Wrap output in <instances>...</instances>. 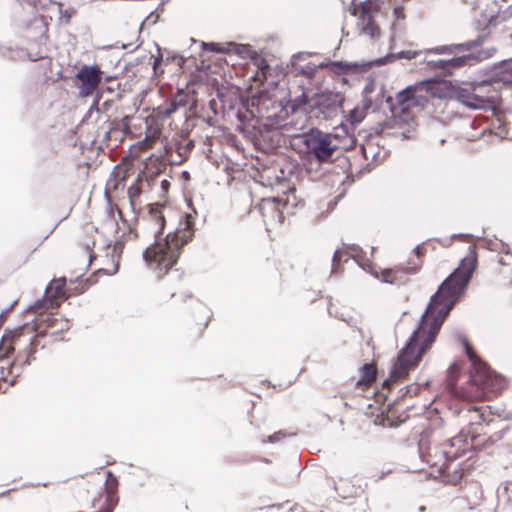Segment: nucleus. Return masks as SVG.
Wrapping results in <instances>:
<instances>
[{
  "instance_id": "obj_1",
  "label": "nucleus",
  "mask_w": 512,
  "mask_h": 512,
  "mask_svg": "<svg viewBox=\"0 0 512 512\" xmlns=\"http://www.w3.org/2000/svg\"><path fill=\"white\" fill-rule=\"evenodd\" d=\"M469 250V254L462 259L458 268L444 280L431 297L418 328L393 362L390 376L384 381L385 386L389 387L392 382L404 379L410 371L418 366L423 355L435 342L446 317L465 293L476 268V253L473 247H470Z\"/></svg>"
},
{
  "instance_id": "obj_2",
  "label": "nucleus",
  "mask_w": 512,
  "mask_h": 512,
  "mask_svg": "<svg viewBox=\"0 0 512 512\" xmlns=\"http://www.w3.org/2000/svg\"><path fill=\"white\" fill-rule=\"evenodd\" d=\"M194 220L191 214L179 217L177 227L169 232L164 239H157L143 252L147 265L159 276L166 274L177 262L181 248L194 235Z\"/></svg>"
},
{
  "instance_id": "obj_3",
  "label": "nucleus",
  "mask_w": 512,
  "mask_h": 512,
  "mask_svg": "<svg viewBox=\"0 0 512 512\" xmlns=\"http://www.w3.org/2000/svg\"><path fill=\"white\" fill-rule=\"evenodd\" d=\"M56 328V331L68 329V321L58 319L52 314L40 313L31 323H25L4 337V345L17 353V359L23 360L24 364L29 363V358L37 346V338L43 335V328Z\"/></svg>"
},
{
  "instance_id": "obj_4",
  "label": "nucleus",
  "mask_w": 512,
  "mask_h": 512,
  "mask_svg": "<svg viewBox=\"0 0 512 512\" xmlns=\"http://www.w3.org/2000/svg\"><path fill=\"white\" fill-rule=\"evenodd\" d=\"M357 17L356 28L359 35L374 39L380 35V19H392V29L395 30L397 22L405 18L403 8L394 5L392 0H366L353 9Z\"/></svg>"
},
{
  "instance_id": "obj_5",
  "label": "nucleus",
  "mask_w": 512,
  "mask_h": 512,
  "mask_svg": "<svg viewBox=\"0 0 512 512\" xmlns=\"http://www.w3.org/2000/svg\"><path fill=\"white\" fill-rule=\"evenodd\" d=\"M465 352L472 364L470 372L471 384L469 389L461 392L460 396L467 400L486 399L499 394L506 386L505 379L496 374L473 351L466 340H463Z\"/></svg>"
},
{
  "instance_id": "obj_6",
  "label": "nucleus",
  "mask_w": 512,
  "mask_h": 512,
  "mask_svg": "<svg viewBox=\"0 0 512 512\" xmlns=\"http://www.w3.org/2000/svg\"><path fill=\"white\" fill-rule=\"evenodd\" d=\"M434 86V82L425 80L408 86L396 94L395 102L392 104L391 109L396 123L405 122L408 127L406 132L403 133L404 136L407 137L406 133L414 129L415 125L410 109L423 107L428 102L429 95L434 94Z\"/></svg>"
},
{
  "instance_id": "obj_7",
  "label": "nucleus",
  "mask_w": 512,
  "mask_h": 512,
  "mask_svg": "<svg viewBox=\"0 0 512 512\" xmlns=\"http://www.w3.org/2000/svg\"><path fill=\"white\" fill-rule=\"evenodd\" d=\"M457 100L470 109H487L498 98V91L490 82L473 83L456 91Z\"/></svg>"
},
{
  "instance_id": "obj_8",
  "label": "nucleus",
  "mask_w": 512,
  "mask_h": 512,
  "mask_svg": "<svg viewBox=\"0 0 512 512\" xmlns=\"http://www.w3.org/2000/svg\"><path fill=\"white\" fill-rule=\"evenodd\" d=\"M304 144L319 161L329 159L337 148L336 138L318 129H312L305 134Z\"/></svg>"
},
{
  "instance_id": "obj_9",
  "label": "nucleus",
  "mask_w": 512,
  "mask_h": 512,
  "mask_svg": "<svg viewBox=\"0 0 512 512\" xmlns=\"http://www.w3.org/2000/svg\"><path fill=\"white\" fill-rule=\"evenodd\" d=\"M374 248H371L370 256L367 255L366 252L362 250L357 245H352L348 247L345 251L336 250L333 256V268L332 271H335V266L340 261H347L348 258L354 259V261L365 271L369 272L376 278H379V274L375 265L371 262V257L373 256Z\"/></svg>"
},
{
  "instance_id": "obj_10",
  "label": "nucleus",
  "mask_w": 512,
  "mask_h": 512,
  "mask_svg": "<svg viewBox=\"0 0 512 512\" xmlns=\"http://www.w3.org/2000/svg\"><path fill=\"white\" fill-rule=\"evenodd\" d=\"M65 278L54 279L45 290V296L42 300H38L29 311L33 313H44L50 309H55L59 305V300L64 297L63 288L65 286Z\"/></svg>"
},
{
  "instance_id": "obj_11",
  "label": "nucleus",
  "mask_w": 512,
  "mask_h": 512,
  "mask_svg": "<svg viewBox=\"0 0 512 512\" xmlns=\"http://www.w3.org/2000/svg\"><path fill=\"white\" fill-rule=\"evenodd\" d=\"M102 74L103 72L97 65H83L75 76L79 81L77 86L79 95L81 97L92 95L102 80Z\"/></svg>"
},
{
  "instance_id": "obj_12",
  "label": "nucleus",
  "mask_w": 512,
  "mask_h": 512,
  "mask_svg": "<svg viewBox=\"0 0 512 512\" xmlns=\"http://www.w3.org/2000/svg\"><path fill=\"white\" fill-rule=\"evenodd\" d=\"M472 447V439L461 431L457 436L446 441L440 448V453L443 456L444 462L442 466L448 461L460 457L466 450Z\"/></svg>"
},
{
  "instance_id": "obj_13",
  "label": "nucleus",
  "mask_w": 512,
  "mask_h": 512,
  "mask_svg": "<svg viewBox=\"0 0 512 512\" xmlns=\"http://www.w3.org/2000/svg\"><path fill=\"white\" fill-rule=\"evenodd\" d=\"M176 218V213L170 207L153 204L149 208L147 221L153 225L152 233L158 237L162 232L167 222Z\"/></svg>"
},
{
  "instance_id": "obj_14",
  "label": "nucleus",
  "mask_w": 512,
  "mask_h": 512,
  "mask_svg": "<svg viewBox=\"0 0 512 512\" xmlns=\"http://www.w3.org/2000/svg\"><path fill=\"white\" fill-rule=\"evenodd\" d=\"M492 54L489 52H478L475 54H466L458 57L451 58L449 60H439L437 66L440 69L445 70L447 73L452 74L456 68L463 67L465 65H471L475 61H481L490 57Z\"/></svg>"
},
{
  "instance_id": "obj_15",
  "label": "nucleus",
  "mask_w": 512,
  "mask_h": 512,
  "mask_svg": "<svg viewBox=\"0 0 512 512\" xmlns=\"http://www.w3.org/2000/svg\"><path fill=\"white\" fill-rule=\"evenodd\" d=\"M161 130L158 126H148L145 138L130 147V154L133 157H139L142 151L153 147L156 140L160 137Z\"/></svg>"
},
{
  "instance_id": "obj_16",
  "label": "nucleus",
  "mask_w": 512,
  "mask_h": 512,
  "mask_svg": "<svg viewBox=\"0 0 512 512\" xmlns=\"http://www.w3.org/2000/svg\"><path fill=\"white\" fill-rule=\"evenodd\" d=\"M480 44H481V41L478 39L475 41H468V42L460 43V44L437 46L435 48L427 50V52L434 53V54H455V53H459V52H463V51L473 50Z\"/></svg>"
},
{
  "instance_id": "obj_17",
  "label": "nucleus",
  "mask_w": 512,
  "mask_h": 512,
  "mask_svg": "<svg viewBox=\"0 0 512 512\" xmlns=\"http://www.w3.org/2000/svg\"><path fill=\"white\" fill-rule=\"evenodd\" d=\"M417 269L415 267L409 268H396L384 269L381 271L382 281L390 284H401L405 281L404 276L415 274Z\"/></svg>"
},
{
  "instance_id": "obj_18",
  "label": "nucleus",
  "mask_w": 512,
  "mask_h": 512,
  "mask_svg": "<svg viewBox=\"0 0 512 512\" xmlns=\"http://www.w3.org/2000/svg\"><path fill=\"white\" fill-rule=\"evenodd\" d=\"M279 200L277 198H266L263 199L260 204V210L262 212L263 217L270 218L272 221H275V218H277V221L281 223L283 221V213L278 208Z\"/></svg>"
},
{
  "instance_id": "obj_19",
  "label": "nucleus",
  "mask_w": 512,
  "mask_h": 512,
  "mask_svg": "<svg viewBox=\"0 0 512 512\" xmlns=\"http://www.w3.org/2000/svg\"><path fill=\"white\" fill-rule=\"evenodd\" d=\"M334 489L342 499L355 498L363 491L361 486L356 485L354 482H334Z\"/></svg>"
},
{
  "instance_id": "obj_20",
  "label": "nucleus",
  "mask_w": 512,
  "mask_h": 512,
  "mask_svg": "<svg viewBox=\"0 0 512 512\" xmlns=\"http://www.w3.org/2000/svg\"><path fill=\"white\" fill-rule=\"evenodd\" d=\"M371 107V101L368 99H364L356 105L352 110L349 111L347 116V121L352 125L356 126L360 124L367 115V111Z\"/></svg>"
},
{
  "instance_id": "obj_21",
  "label": "nucleus",
  "mask_w": 512,
  "mask_h": 512,
  "mask_svg": "<svg viewBox=\"0 0 512 512\" xmlns=\"http://www.w3.org/2000/svg\"><path fill=\"white\" fill-rule=\"evenodd\" d=\"M497 80L512 85V59L500 62L494 69Z\"/></svg>"
},
{
  "instance_id": "obj_22",
  "label": "nucleus",
  "mask_w": 512,
  "mask_h": 512,
  "mask_svg": "<svg viewBox=\"0 0 512 512\" xmlns=\"http://www.w3.org/2000/svg\"><path fill=\"white\" fill-rule=\"evenodd\" d=\"M107 248L111 251V268L105 267L101 270H103L108 275H113L118 271L119 259L122 253L123 244L117 242L113 246L108 245Z\"/></svg>"
},
{
  "instance_id": "obj_23",
  "label": "nucleus",
  "mask_w": 512,
  "mask_h": 512,
  "mask_svg": "<svg viewBox=\"0 0 512 512\" xmlns=\"http://www.w3.org/2000/svg\"><path fill=\"white\" fill-rule=\"evenodd\" d=\"M227 53H234L243 59H254L257 56L249 45L237 43H227Z\"/></svg>"
},
{
  "instance_id": "obj_24",
  "label": "nucleus",
  "mask_w": 512,
  "mask_h": 512,
  "mask_svg": "<svg viewBox=\"0 0 512 512\" xmlns=\"http://www.w3.org/2000/svg\"><path fill=\"white\" fill-rule=\"evenodd\" d=\"M363 156L366 160H370L374 163H380L384 159L382 151L372 142H368L361 147Z\"/></svg>"
},
{
  "instance_id": "obj_25",
  "label": "nucleus",
  "mask_w": 512,
  "mask_h": 512,
  "mask_svg": "<svg viewBox=\"0 0 512 512\" xmlns=\"http://www.w3.org/2000/svg\"><path fill=\"white\" fill-rule=\"evenodd\" d=\"M420 51H415V50H403V51H400L398 53H391L383 58H380L376 61V63L378 65H385L389 62H392L394 60H397V59H413L415 57H417L418 55H420Z\"/></svg>"
},
{
  "instance_id": "obj_26",
  "label": "nucleus",
  "mask_w": 512,
  "mask_h": 512,
  "mask_svg": "<svg viewBox=\"0 0 512 512\" xmlns=\"http://www.w3.org/2000/svg\"><path fill=\"white\" fill-rule=\"evenodd\" d=\"M320 67H329L336 74H347L358 70V65L348 62H328L320 64Z\"/></svg>"
},
{
  "instance_id": "obj_27",
  "label": "nucleus",
  "mask_w": 512,
  "mask_h": 512,
  "mask_svg": "<svg viewBox=\"0 0 512 512\" xmlns=\"http://www.w3.org/2000/svg\"><path fill=\"white\" fill-rule=\"evenodd\" d=\"M376 370L371 364H365L361 369V378L358 380V385H367L375 379Z\"/></svg>"
},
{
  "instance_id": "obj_28",
  "label": "nucleus",
  "mask_w": 512,
  "mask_h": 512,
  "mask_svg": "<svg viewBox=\"0 0 512 512\" xmlns=\"http://www.w3.org/2000/svg\"><path fill=\"white\" fill-rule=\"evenodd\" d=\"M186 104V95L179 93L166 108L165 115H171L172 113L176 112L179 107L185 106Z\"/></svg>"
},
{
  "instance_id": "obj_29",
  "label": "nucleus",
  "mask_w": 512,
  "mask_h": 512,
  "mask_svg": "<svg viewBox=\"0 0 512 512\" xmlns=\"http://www.w3.org/2000/svg\"><path fill=\"white\" fill-rule=\"evenodd\" d=\"M202 47H203V49L209 50L212 52L227 53V43L226 44H218V43H213V42H211V43L203 42Z\"/></svg>"
},
{
  "instance_id": "obj_30",
  "label": "nucleus",
  "mask_w": 512,
  "mask_h": 512,
  "mask_svg": "<svg viewBox=\"0 0 512 512\" xmlns=\"http://www.w3.org/2000/svg\"><path fill=\"white\" fill-rule=\"evenodd\" d=\"M486 248L490 251H496L499 252L501 249H507V244L504 243L502 240L494 239V240H488L485 242Z\"/></svg>"
},
{
  "instance_id": "obj_31",
  "label": "nucleus",
  "mask_w": 512,
  "mask_h": 512,
  "mask_svg": "<svg viewBox=\"0 0 512 512\" xmlns=\"http://www.w3.org/2000/svg\"><path fill=\"white\" fill-rule=\"evenodd\" d=\"M58 11L60 14V20L64 21V23L68 24L70 22V19L75 14V10L73 8L70 9H63V5L61 3H58Z\"/></svg>"
},
{
  "instance_id": "obj_32",
  "label": "nucleus",
  "mask_w": 512,
  "mask_h": 512,
  "mask_svg": "<svg viewBox=\"0 0 512 512\" xmlns=\"http://www.w3.org/2000/svg\"><path fill=\"white\" fill-rule=\"evenodd\" d=\"M316 65L308 64L305 67H298L295 65V71L311 78L316 72Z\"/></svg>"
},
{
  "instance_id": "obj_33",
  "label": "nucleus",
  "mask_w": 512,
  "mask_h": 512,
  "mask_svg": "<svg viewBox=\"0 0 512 512\" xmlns=\"http://www.w3.org/2000/svg\"><path fill=\"white\" fill-rule=\"evenodd\" d=\"M458 371L457 364H452L448 369V377H449V383L450 385L453 384L454 381V374Z\"/></svg>"
},
{
  "instance_id": "obj_34",
  "label": "nucleus",
  "mask_w": 512,
  "mask_h": 512,
  "mask_svg": "<svg viewBox=\"0 0 512 512\" xmlns=\"http://www.w3.org/2000/svg\"><path fill=\"white\" fill-rule=\"evenodd\" d=\"M460 236H461L460 234H453L450 238L444 239V240L439 241V242H440V244H441L442 246L448 247V246H450V245H451L452 240H453L454 238H458V237H460Z\"/></svg>"
},
{
  "instance_id": "obj_35",
  "label": "nucleus",
  "mask_w": 512,
  "mask_h": 512,
  "mask_svg": "<svg viewBox=\"0 0 512 512\" xmlns=\"http://www.w3.org/2000/svg\"><path fill=\"white\" fill-rule=\"evenodd\" d=\"M333 101H334V105H335V111H337L338 109H340L342 107L343 98L341 96L336 94L333 97Z\"/></svg>"
},
{
  "instance_id": "obj_36",
  "label": "nucleus",
  "mask_w": 512,
  "mask_h": 512,
  "mask_svg": "<svg viewBox=\"0 0 512 512\" xmlns=\"http://www.w3.org/2000/svg\"><path fill=\"white\" fill-rule=\"evenodd\" d=\"M85 249H86L87 257L89 259V263H91L92 260L95 258V255L92 252V247H91L90 243H87L85 245Z\"/></svg>"
},
{
  "instance_id": "obj_37",
  "label": "nucleus",
  "mask_w": 512,
  "mask_h": 512,
  "mask_svg": "<svg viewBox=\"0 0 512 512\" xmlns=\"http://www.w3.org/2000/svg\"><path fill=\"white\" fill-rule=\"evenodd\" d=\"M281 436H282V433H281V432L274 433L273 435H270V436L268 437V441H269V442H275V441H278V440H280Z\"/></svg>"
},
{
  "instance_id": "obj_38",
  "label": "nucleus",
  "mask_w": 512,
  "mask_h": 512,
  "mask_svg": "<svg viewBox=\"0 0 512 512\" xmlns=\"http://www.w3.org/2000/svg\"><path fill=\"white\" fill-rule=\"evenodd\" d=\"M161 61H162V58H161V57H157V58H155V60H154L153 69H154V71H155V73H156V74H157V68H158V66L160 65Z\"/></svg>"
},
{
  "instance_id": "obj_39",
  "label": "nucleus",
  "mask_w": 512,
  "mask_h": 512,
  "mask_svg": "<svg viewBox=\"0 0 512 512\" xmlns=\"http://www.w3.org/2000/svg\"><path fill=\"white\" fill-rule=\"evenodd\" d=\"M424 247L422 245H418L415 247L414 252L417 256H421L423 254Z\"/></svg>"
},
{
  "instance_id": "obj_40",
  "label": "nucleus",
  "mask_w": 512,
  "mask_h": 512,
  "mask_svg": "<svg viewBox=\"0 0 512 512\" xmlns=\"http://www.w3.org/2000/svg\"><path fill=\"white\" fill-rule=\"evenodd\" d=\"M103 475L106 476V480H116V478L113 477L110 471L104 470Z\"/></svg>"
},
{
  "instance_id": "obj_41",
  "label": "nucleus",
  "mask_w": 512,
  "mask_h": 512,
  "mask_svg": "<svg viewBox=\"0 0 512 512\" xmlns=\"http://www.w3.org/2000/svg\"><path fill=\"white\" fill-rule=\"evenodd\" d=\"M500 253H504L506 255L510 254L511 249H510L509 245L507 244V249H501Z\"/></svg>"
},
{
  "instance_id": "obj_42",
  "label": "nucleus",
  "mask_w": 512,
  "mask_h": 512,
  "mask_svg": "<svg viewBox=\"0 0 512 512\" xmlns=\"http://www.w3.org/2000/svg\"><path fill=\"white\" fill-rule=\"evenodd\" d=\"M98 101H99V98L97 97V98L94 100V102H93V104H92V106H91L90 110H93L94 108H95V109H97Z\"/></svg>"
},
{
  "instance_id": "obj_43",
  "label": "nucleus",
  "mask_w": 512,
  "mask_h": 512,
  "mask_svg": "<svg viewBox=\"0 0 512 512\" xmlns=\"http://www.w3.org/2000/svg\"><path fill=\"white\" fill-rule=\"evenodd\" d=\"M492 21H493V16H491L488 20V24L491 25L492 24Z\"/></svg>"
},
{
  "instance_id": "obj_44",
  "label": "nucleus",
  "mask_w": 512,
  "mask_h": 512,
  "mask_svg": "<svg viewBox=\"0 0 512 512\" xmlns=\"http://www.w3.org/2000/svg\"><path fill=\"white\" fill-rule=\"evenodd\" d=\"M499 262H500L501 264H503V265H505V264H506V263L504 262V260H503V259H500V260H499Z\"/></svg>"
},
{
  "instance_id": "obj_45",
  "label": "nucleus",
  "mask_w": 512,
  "mask_h": 512,
  "mask_svg": "<svg viewBox=\"0 0 512 512\" xmlns=\"http://www.w3.org/2000/svg\"><path fill=\"white\" fill-rule=\"evenodd\" d=\"M166 183H167V181H163V182H162V185H163V186H166Z\"/></svg>"
},
{
  "instance_id": "obj_46",
  "label": "nucleus",
  "mask_w": 512,
  "mask_h": 512,
  "mask_svg": "<svg viewBox=\"0 0 512 512\" xmlns=\"http://www.w3.org/2000/svg\"><path fill=\"white\" fill-rule=\"evenodd\" d=\"M511 36H512V34H511Z\"/></svg>"
}]
</instances>
